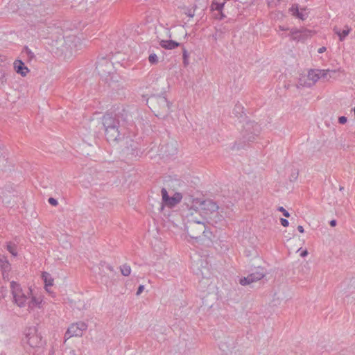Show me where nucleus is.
Masks as SVG:
<instances>
[{"instance_id": "f257e3e1", "label": "nucleus", "mask_w": 355, "mask_h": 355, "mask_svg": "<svg viewBox=\"0 0 355 355\" xmlns=\"http://www.w3.org/2000/svg\"><path fill=\"white\" fill-rule=\"evenodd\" d=\"M127 113L125 110L119 114L106 113L102 117V124L106 139L114 142L121 139L125 135V125Z\"/></svg>"}, {"instance_id": "4c0bfd02", "label": "nucleus", "mask_w": 355, "mask_h": 355, "mask_svg": "<svg viewBox=\"0 0 355 355\" xmlns=\"http://www.w3.org/2000/svg\"><path fill=\"white\" fill-rule=\"evenodd\" d=\"M171 147H172V150H171V154L173 155L177 152V148L175 146H173V144L171 145Z\"/></svg>"}, {"instance_id": "aec40b11", "label": "nucleus", "mask_w": 355, "mask_h": 355, "mask_svg": "<svg viewBox=\"0 0 355 355\" xmlns=\"http://www.w3.org/2000/svg\"><path fill=\"white\" fill-rule=\"evenodd\" d=\"M42 278L44 281L46 286H51L53 284V279L51 277L49 273L44 272L42 273Z\"/></svg>"}, {"instance_id": "4be33fe9", "label": "nucleus", "mask_w": 355, "mask_h": 355, "mask_svg": "<svg viewBox=\"0 0 355 355\" xmlns=\"http://www.w3.org/2000/svg\"><path fill=\"white\" fill-rule=\"evenodd\" d=\"M7 250L11 253L13 256H17V252L16 250V247L14 243H8L7 244Z\"/></svg>"}, {"instance_id": "473e14b6", "label": "nucleus", "mask_w": 355, "mask_h": 355, "mask_svg": "<svg viewBox=\"0 0 355 355\" xmlns=\"http://www.w3.org/2000/svg\"><path fill=\"white\" fill-rule=\"evenodd\" d=\"M280 222H281V225L283 227H288V225H289L288 220L287 219H285V218H281L280 219Z\"/></svg>"}, {"instance_id": "39448f33", "label": "nucleus", "mask_w": 355, "mask_h": 355, "mask_svg": "<svg viewBox=\"0 0 355 355\" xmlns=\"http://www.w3.org/2000/svg\"><path fill=\"white\" fill-rule=\"evenodd\" d=\"M332 72L336 73V71L322 70V69H311L307 76V80L304 78H300L297 87H310L313 85L320 78H327V73Z\"/></svg>"}, {"instance_id": "7ed1b4c3", "label": "nucleus", "mask_w": 355, "mask_h": 355, "mask_svg": "<svg viewBox=\"0 0 355 355\" xmlns=\"http://www.w3.org/2000/svg\"><path fill=\"white\" fill-rule=\"evenodd\" d=\"M185 230L192 239L198 241L201 236L210 238L211 232L207 229L205 224L202 223H196L193 220L185 223Z\"/></svg>"}, {"instance_id": "6ab92c4d", "label": "nucleus", "mask_w": 355, "mask_h": 355, "mask_svg": "<svg viewBox=\"0 0 355 355\" xmlns=\"http://www.w3.org/2000/svg\"><path fill=\"white\" fill-rule=\"evenodd\" d=\"M291 35L293 37V39H298L300 40L301 37L298 36V34L303 33L304 35H307V33H311L310 31L308 30H298L296 28H293L291 30Z\"/></svg>"}, {"instance_id": "58836bf2", "label": "nucleus", "mask_w": 355, "mask_h": 355, "mask_svg": "<svg viewBox=\"0 0 355 355\" xmlns=\"http://www.w3.org/2000/svg\"><path fill=\"white\" fill-rule=\"evenodd\" d=\"M187 15L189 17H193L194 16V12H192L191 10H189L188 12H187Z\"/></svg>"}, {"instance_id": "72a5a7b5", "label": "nucleus", "mask_w": 355, "mask_h": 355, "mask_svg": "<svg viewBox=\"0 0 355 355\" xmlns=\"http://www.w3.org/2000/svg\"><path fill=\"white\" fill-rule=\"evenodd\" d=\"M347 121V119L346 116H340L338 118V122L340 123V124H345Z\"/></svg>"}, {"instance_id": "2f4dec72", "label": "nucleus", "mask_w": 355, "mask_h": 355, "mask_svg": "<svg viewBox=\"0 0 355 355\" xmlns=\"http://www.w3.org/2000/svg\"><path fill=\"white\" fill-rule=\"evenodd\" d=\"M5 190L3 189V188L0 187V203L3 202Z\"/></svg>"}, {"instance_id": "79ce46f5", "label": "nucleus", "mask_w": 355, "mask_h": 355, "mask_svg": "<svg viewBox=\"0 0 355 355\" xmlns=\"http://www.w3.org/2000/svg\"><path fill=\"white\" fill-rule=\"evenodd\" d=\"M307 254H308V252H307V250H304V251L300 254L301 257H306Z\"/></svg>"}, {"instance_id": "5701e85b", "label": "nucleus", "mask_w": 355, "mask_h": 355, "mask_svg": "<svg viewBox=\"0 0 355 355\" xmlns=\"http://www.w3.org/2000/svg\"><path fill=\"white\" fill-rule=\"evenodd\" d=\"M225 5V2L223 3H214L213 2L211 5V9L214 10H217L218 12H221Z\"/></svg>"}, {"instance_id": "412c9836", "label": "nucleus", "mask_w": 355, "mask_h": 355, "mask_svg": "<svg viewBox=\"0 0 355 355\" xmlns=\"http://www.w3.org/2000/svg\"><path fill=\"white\" fill-rule=\"evenodd\" d=\"M120 270H121V274L123 275V276H129L130 275V272H131V268L129 265L128 264H123L122 265L121 267H120Z\"/></svg>"}, {"instance_id": "f704fd0d", "label": "nucleus", "mask_w": 355, "mask_h": 355, "mask_svg": "<svg viewBox=\"0 0 355 355\" xmlns=\"http://www.w3.org/2000/svg\"><path fill=\"white\" fill-rule=\"evenodd\" d=\"M144 286L143 285H140L137 289V295H139L144 291Z\"/></svg>"}, {"instance_id": "f03ea898", "label": "nucleus", "mask_w": 355, "mask_h": 355, "mask_svg": "<svg viewBox=\"0 0 355 355\" xmlns=\"http://www.w3.org/2000/svg\"><path fill=\"white\" fill-rule=\"evenodd\" d=\"M22 343L25 349L29 353L33 352V349L40 347L42 345V337L37 333L35 327H31L25 329Z\"/></svg>"}, {"instance_id": "7c9ffc66", "label": "nucleus", "mask_w": 355, "mask_h": 355, "mask_svg": "<svg viewBox=\"0 0 355 355\" xmlns=\"http://www.w3.org/2000/svg\"><path fill=\"white\" fill-rule=\"evenodd\" d=\"M48 201L53 206H57L58 204V200L53 198H49Z\"/></svg>"}, {"instance_id": "b1692460", "label": "nucleus", "mask_w": 355, "mask_h": 355, "mask_svg": "<svg viewBox=\"0 0 355 355\" xmlns=\"http://www.w3.org/2000/svg\"><path fill=\"white\" fill-rule=\"evenodd\" d=\"M189 54L188 51L185 49H183L182 58H183V63L185 67H187L189 64Z\"/></svg>"}, {"instance_id": "f8f14e48", "label": "nucleus", "mask_w": 355, "mask_h": 355, "mask_svg": "<svg viewBox=\"0 0 355 355\" xmlns=\"http://www.w3.org/2000/svg\"><path fill=\"white\" fill-rule=\"evenodd\" d=\"M186 218L187 222L193 220L196 223H202L204 224L206 223V218L200 215L198 211L193 207L189 209Z\"/></svg>"}, {"instance_id": "e433bc0d", "label": "nucleus", "mask_w": 355, "mask_h": 355, "mask_svg": "<svg viewBox=\"0 0 355 355\" xmlns=\"http://www.w3.org/2000/svg\"><path fill=\"white\" fill-rule=\"evenodd\" d=\"M5 72L2 70H0V80H3L5 78Z\"/></svg>"}, {"instance_id": "9d476101", "label": "nucleus", "mask_w": 355, "mask_h": 355, "mask_svg": "<svg viewBox=\"0 0 355 355\" xmlns=\"http://www.w3.org/2000/svg\"><path fill=\"white\" fill-rule=\"evenodd\" d=\"M196 204L199 205L200 209L207 212L213 213L218 210V205L211 199L204 200H196Z\"/></svg>"}, {"instance_id": "a18cd8bd", "label": "nucleus", "mask_w": 355, "mask_h": 355, "mask_svg": "<svg viewBox=\"0 0 355 355\" xmlns=\"http://www.w3.org/2000/svg\"><path fill=\"white\" fill-rule=\"evenodd\" d=\"M236 108L242 109L241 106L238 105H236Z\"/></svg>"}, {"instance_id": "dca6fc26", "label": "nucleus", "mask_w": 355, "mask_h": 355, "mask_svg": "<svg viewBox=\"0 0 355 355\" xmlns=\"http://www.w3.org/2000/svg\"><path fill=\"white\" fill-rule=\"evenodd\" d=\"M248 276L252 279L253 283L265 277V272L263 268H257L255 272L250 273Z\"/></svg>"}, {"instance_id": "cd10ccee", "label": "nucleus", "mask_w": 355, "mask_h": 355, "mask_svg": "<svg viewBox=\"0 0 355 355\" xmlns=\"http://www.w3.org/2000/svg\"><path fill=\"white\" fill-rule=\"evenodd\" d=\"M280 0H267V3L269 7L274 8L279 3Z\"/></svg>"}, {"instance_id": "0eeeda50", "label": "nucleus", "mask_w": 355, "mask_h": 355, "mask_svg": "<svg viewBox=\"0 0 355 355\" xmlns=\"http://www.w3.org/2000/svg\"><path fill=\"white\" fill-rule=\"evenodd\" d=\"M113 64L106 58H101L96 64V70L99 76L106 78L113 71Z\"/></svg>"}, {"instance_id": "1a4fd4ad", "label": "nucleus", "mask_w": 355, "mask_h": 355, "mask_svg": "<svg viewBox=\"0 0 355 355\" xmlns=\"http://www.w3.org/2000/svg\"><path fill=\"white\" fill-rule=\"evenodd\" d=\"M151 102L157 104L161 109V112L157 111V116L164 117L170 112V104L165 97L158 96L153 98Z\"/></svg>"}, {"instance_id": "393cba45", "label": "nucleus", "mask_w": 355, "mask_h": 355, "mask_svg": "<svg viewBox=\"0 0 355 355\" xmlns=\"http://www.w3.org/2000/svg\"><path fill=\"white\" fill-rule=\"evenodd\" d=\"M239 283L242 286H246V285H249V284H252V279H250V277L248 275L247 277L241 278L239 280Z\"/></svg>"}, {"instance_id": "6e6552de", "label": "nucleus", "mask_w": 355, "mask_h": 355, "mask_svg": "<svg viewBox=\"0 0 355 355\" xmlns=\"http://www.w3.org/2000/svg\"><path fill=\"white\" fill-rule=\"evenodd\" d=\"M162 197L163 202L169 207H173L180 203L182 199V195L180 193H175L172 197H170L165 188H162Z\"/></svg>"}, {"instance_id": "a19ab883", "label": "nucleus", "mask_w": 355, "mask_h": 355, "mask_svg": "<svg viewBox=\"0 0 355 355\" xmlns=\"http://www.w3.org/2000/svg\"><path fill=\"white\" fill-rule=\"evenodd\" d=\"M331 227H334L336 225V220H331L329 223Z\"/></svg>"}, {"instance_id": "c9c22d12", "label": "nucleus", "mask_w": 355, "mask_h": 355, "mask_svg": "<svg viewBox=\"0 0 355 355\" xmlns=\"http://www.w3.org/2000/svg\"><path fill=\"white\" fill-rule=\"evenodd\" d=\"M326 50H327L326 47H324V46H322V47H320V48H319V49H318V52L319 53H324V51H326Z\"/></svg>"}, {"instance_id": "c85d7f7f", "label": "nucleus", "mask_w": 355, "mask_h": 355, "mask_svg": "<svg viewBox=\"0 0 355 355\" xmlns=\"http://www.w3.org/2000/svg\"><path fill=\"white\" fill-rule=\"evenodd\" d=\"M277 210L281 211L285 217L288 218L290 216L288 211H286L283 207H279Z\"/></svg>"}, {"instance_id": "ddd939ff", "label": "nucleus", "mask_w": 355, "mask_h": 355, "mask_svg": "<svg viewBox=\"0 0 355 355\" xmlns=\"http://www.w3.org/2000/svg\"><path fill=\"white\" fill-rule=\"evenodd\" d=\"M0 268L2 272V276L4 279H8L9 272L11 269V266L5 257H0Z\"/></svg>"}, {"instance_id": "bb28decb", "label": "nucleus", "mask_w": 355, "mask_h": 355, "mask_svg": "<svg viewBox=\"0 0 355 355\" xmlns=\"http://www.w3.org/2000/svg\"><path fill=\"white\" fill-rule=\"evenodd\" d=\"M298 11H299V9H298V6L297 4L293 5L289 8V12L291 13L292 15H293L295 17H297V15L298 14Z\"/></svg>"}, {"instance_id": "4468645a", "label": "nucleus", "mask_w": 355, "mask_h": 355, "mask_svg": "<svg viewBox=\"0 0 355 355\" xmlns=\"http://www.w3.org/2000/svg\"><path fill=\"white\" fill-rule=\"evenodd\" d=\"M333 31L335 33V34H336L338 36L339 40L340 42H343V41L345 40L346 37L349 34V33L352 31V28L349 26L345 25V29L343 30V31H341L337 26H335L334 28Z\"/></svg>"}, {"instance_id": "ea45409f", "label": "nucleus", "mask_w": 355, "mask_h": 355, "mask_svg": "<svg viewBox=\"0 0 355 355\" xmlns=\"http://www.w3.org/2000/svg\"><path fill=\"white\" fill-rule=\"evenodd\" d=\"M297 230L300 233H304V227L302 225H298Z\"/></svg>"}, {"instance_id": "49530a36", "label": "nucleus", "mask_w": 355, "mask_h": 355, "mask_svg": "<svg viewBox=\"0 0 355 355\" xmlns=\"http://www.w3.org/2000/svg\"><path fill=\"white\" fill-rule=\"evenodd\" d=\"M343 189H344V187H340V191H343Z\"/></svg>"}, {"instance_id": "a211bd4d", "label": "nucleus", "mask_w": 355, "mask_h": 355, "mask_svg": "<svg viewBox=\"0 0 355 355\" xmlns=\"http://www.w3.org/2000/svg\"><path fill=\"white\" fill-rule=\"evenodd\" d=\"M31 300L28 302L26 304L28 305V309L32 310L36 306H40V303L42 302V300H40L39 298H37L34 296H30Z\"/></svg>"}, {"instance_id": "a878e982", "label": "nucleus", "mask_w": 355, "mask_h": 355, "mask_svg": "<svg viewBox=\"0 0 355 355\" xmlns=\"http://www.w3.org/2000/svg\"><path fill=\"white\" fill-rule=\"evenodd\" d=\"M148 61L151 64H156L158 62V57L155 53H151L148 57Z\"/></svg>"}, {"instance_id": "c756f323", "label": "nucleus", "mask_w": 355, "mask_h": 355, "mask_svg": "<svg viewBox=\"0 0 355 355\" xmlns=\"http://www.w3.org/2000/svg\"><path fill=\"white\" fill-rule=\"evenodd\" d=\"M297 18L302 19V20H304L306 19L307 17V15L306 13H304L302 11H298V14L297 15Z\"/></svg>"}, {"instance_id": "20e7f679", "label": "nucleus", "mask_w": 355, "mask_h": 355, "mask_svg": "<svg viewBox=\"0 0 355 355\" xmlns=\"http://www.w3.org/2000/svg\"><path fill=\"white\" fill-rule=\"evenodd\" d=\"M10 289L13 302L20 308L24 307L27 304V300L30 298L31 291L29 290L25 293L21 286L14 281L10 282Z\"/></svg>"}, {"instance_id": "2eb2a0df", "label": "nucleus", "mask_w": 355, "mask_h": 355, "mask_svg": "<svg viewBox=\"0 0 355 355\" xmlns=\"http://www.w3.org/2000/svg\"><path fill=\"white\" fill-rule=\"evenodd\" d=\"M14 67L17 73L21 74L22 76H25L29 71L28 67H26L24 63L21 60H16L14 62Z\"/></svg>"}, {"instance_id": "f3484780", "label": "nucleus", "mask_w": 355, "mask_h": 355, "mask_svg": "<svg viewBox=\"0 0 355 355\" xmlns=\"http://www.w3.org/2000/svg\"><path fill=\"white\" fill-rule=\"evenodd\" d=\"M159 44L166 49H174L180 45V43L173 40H162Z\"/></svg>"}, {"instance_id": "423d86ee", "label": "nucleus", "mask_w": 355, "mask_h": 355, "mask_svg": "<svg viewBox=\"0 0 355 355\" xmlns=\"http://www.w3.org/2000/svg\"><path fill=\"white\" fill-rule=\"evenodd\" d=\"M87 329V324L84 322H78L71 324L65 333V339L73 336H82L83 332Z\"/></svg>"}, {"instance_id": "c03bdc74", "label": "nucleus", "mask_w": 355, "mask_h": 355, "mask_svg": "<svg viewBox=\"0 0 355 355\" xmlns=\"http://www.w3.org/2000/svg\"><path fill=\"white\" fill-rule=\"evenodd\" d=\"M279 30H281V31H286V28H284V27H282V26H279Z\"/></svg>"}, {"instance_id": "37998d69", "label": "nucleus", "mask_w": 355, "mask_h": 355, "mask_svg": "<svg viewBox=\"0 0 355 355\" xmlns=\"http://www.w3.org/2000/svg\"><path fill=\"white\" fill-rule=\"evenodd\" d=\"M220 12V19H222L223 18L225 17V15L221 12Z\"/></svg>"}, {"instance_id": "9b49d317", "label": "nucleus", "mask_w": 355, "mask_h": 355, "mask_svg": "<svg viewBox=\"0 0 355 355\" xmlns=\"http://www.w3.org/2000/svg\"><path fill=\"white\" fill-rule=\"evenodd\" d=\"M251 129L253 130L251 134H247L244 136L249 141H254L255 137L260 133L261 130V128L258 123L254 122L247 123L245 126L246 132L250 131Z\"/></svg>"}]
</instances>
